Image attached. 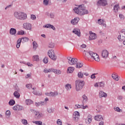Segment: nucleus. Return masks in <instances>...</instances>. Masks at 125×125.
Returning <instances> with one entry per match:
<instances>
[{
  "mask_svg": "<svg viewBox=\"0 0 125 125\" xmlns=\"http://www.w3.org/2000/svg\"><path fill=\"white\" fill-rule=\"evenodd\" d=\"M73 10L75 11V13L81 16L88 13V11L84 9L82 5H79L78 7H75Z\"/></svg>",
  "mask_w": 125,
  "mask_h": 125,
  "instance_id": "1",
  "label": "nucleus"
},
{
  "mask_svg": "<svg viewBox=\"0 0 125 125\" xmlns=\"http://www.w3.org/2000/svg\"><path fill=\"white\" fill-rule=\"evenodd\" d=\"M14 15L19 20H25L27 19V14L21 12H15Z\"/></svg>",
  "mask_w": 125,
  "mask_h": 125,
  "instance_id": "2",
  "label": "nucleus"
},
{
  "mask_svg": "<svg viewBox=\"0 0 125 125\" xmlns=\"http://www.w3.org/2000/svg\"><path fill=\"white\" fill-rule=\"evenodd\" d=\"M84 85V81L83 80H77L75 81V89L76 91H80Z\"/></svg>",
  "mask_w": 125,
  "mask_h": 125,
  "instance_id": "3",
  "label": "nucleus"
},
{
  "mask_svg": "<svg viewBox=\"0 0 125 125\" xmlns=\"http://www.w3.org/2000/svg\"><path fill=\"white\" fill-rule=\"evenodd\" d=\"M21 42H29V38H28V37H24L21 38V39H19L17 42V48H19L20 47Z\"/></svg>",
  "mask_w": 125,
  "mask_h": 125,
  "instance_id": "4",
  "label": "nucleus"
},
{
  "mask_svg": "<svg viewBox=\"0 0 125 125\" xmlns=\"http://www.w3.org/2000/svg\"><path fill=\"white\" fill-rule=\"evenodd\" d=\"M48 55L54 61H55L57 59V57L55 55V53L53 49H50L48 51Z\"/></svg>",
  "mask_w": 125,
  "mask_h": 125,
  "instance_id": "5",
  "label": "nucleus"
},
{
  "mask_svg": "<svg viewBox=\"0 0 125 125\" xmlns=\"http://www.w3.org/2000/svg\"><path fill=\"white\" fill-rule=\"evenodd\" d=\"M68 63L69 65H76L78 62V59L75 58H71L70 57H67Z\"/></svg>",
  "mask_w": 125,
  "mask_h": 125,
  "instance_id": "6",
  "label": "nucleus"
},
{
  "mask_svg": "<svg viewBox=\"0 0 125 125\" xmlns=\"http://www.w3.org/2000/svg\"><path fill=\"white\" fill-rule=\"evenodd\" d=\"M90 56L91 58H92V59H94L95 61H97V62H99L100 61V58H99V56L95 53L93 52L90 53Z\"/></svg>",
  "mask_w": 125,
  "mask_h": 125,
  "instance_id": "7",
  "label": "nucleus"
},
{
  "mask_svg": "<svg viewBox=\"0 0 125 125\" xmlns=\"http://www.w3.org/2000/svg\"><path fill=\"white\" fill-rule=\"evenodd\" d=\"M23 28L25 30H32V24L29 22H24L23 24Z\"/></svg>",
  "mask_w": 125,
  "mask_h": 125,
  "instance_id": "8",
  "label": "nucleus"
},
{
  "mask_svg": "<svg viewBox=\"0 0 125 125\" xmlns=\"http://www.w3.org/2000/svg\"><path fill=\"white\" fill-rule=\"evenodd\" d=\"M80 119V112L75 111L73 113V120L75 122H78Z\"/></svg>",
  "mask_w": 125,
  "mask_h": 125,
  "instance_id": "9",
  "label": "nucleus"
},
{
  "mask_svg": "<svg viewBox=\"0 0 125 125\" xmlns=\"http://www.w3.org/2000/svg\"><path fill=\"white\" fill-rule=\"evenodd\" d=\"M89 41H92V40H95L97 38V36L95 33H93L92 31L89 32Z\"/></svg>",
  "mask_w": 125,
  "mask_h": 125,
  "instance_id": "10",
  "label": "nucleus"
},
{
  "mask_svg": "<svg viewBox=\"0 0 125 125\" xmlns=\"http://www.w3.org/2000/svg\"><path fill=\"white\" fill-rule=\"evenodd\" d=\"M45 95L46 96H50V97H55L56 96H57L58 95V92L57 91H55L54 92H50V93H46Z\"/></svg>",
  "mask_w": 125,
  "mask_h": 125,
  "instance_id": "11",
  "label": "nucleus"
},
{
  "mask_svg": "<svg viewBox=\"0 0 125 125\" xmlns=\"http://www.w3.org/2000/svg\"><path fill=\"white\" fill-rule=\"evenodd\" d=\"M108 96V94L107 93L104 92L103 91L101 90L99 92V97L100 98H103L104 97V98H106Z\"/></svg>",
  "mask_w": 125,
  "mask_h": 125,
  "instance_id": "12",
  "label": "nucleus"
},
{
  "mask_svg": "<svg viewBox=\"0 0 125 125\" xmlns=\"http://www.w3.org/2000/svg\"><path fill=\"white\" fill-rule=\"evenodd\" d=\"M102 56L103 58H107L109 56V52L106 50H104L102 53Z\"/></svg>",
  "mask_w": 125,
  "mask_h": 125,
  "instance_id": "13",
  "label": "nucleus"
},
{
  "mask_svg": "<svg viewBox=\"0 0 125 125\" xmlns=\"http://www.w3.org/2000/svg\"><path fill=\"white\" fill-rule=\"evenodd\" d=\"M106 4H107L106 0H100L97 3V5H102L103 6H104Z\"/></svg>",
  "mask_w": 125,
  "mask_h": 125,
  "instance_id": "14",
  "label": "nucleus"
},
{
  "mask_svg": "<svg viewBox=\"0 0 125 125\" xmlns=\"http://www.w3.org/2000/svg\"><path fill=\"white\" fill-rule=\"evenodd\" d=\"M13 109L14 110V111H21L22 110L23 107H22V106L17 104L13 107Z\"/></svg>",
  "mask_w": 125,
  "mask_h": 125,
  "instance_id": "15",
  "label": "nucleus"
},
{
  "mask_svg": "<svg viewBox=\"0 0 125 125\" xmlns=\"http://www.w3.org/2000/svg\"><path fill=\"white\" fill-rule=\"evenodd\" d=\"M79 21L80 18H79V17H76L74 18V19L71 21V24H72V25H77V24H78V23L79 22Z\"/></svg>",
  "mask_w": 125,
  "mask_h": 125,
  "instance_id": "16",
  "label": "nucleus"
},
{
  "mask_svg": "<svg viewBox=\"0 0 125 125\" xmlns=\"http://www.w3.org/2000/svg\"><path fill=\"white\" fill-rule=\"evenodd\" d=\"M31 112H32L35 115V118H41V114H40V112L38 111H35V110L32 109L30 110Z\"/></svg>",
  "mask_w": 125,
  "mask_h": 125,
  "instance_id": "17",
  "label": "nucleus"
},
{
  "mask_svg": "<svg viewBox=\"0 0 125 125\" xmlns=\"http://www.w3.org/2000/svg\"><path fill=\"white\" fill-rule=\"evenodd\" d=\"M112 79L114 80V81H116L118 82L119 80H120V77L117 74V73H113L111 76Z\"/></svg>",
  "mask_w": 125,
  "mask_h": 125,
  "instance_id": "18",
  "label": "nucleus"
},
{
  "mask_svg": "<svg viewBox=\"0 0 125 125\" xmlns=\"http://www.w3.org/2000/svg\"><path fill=\"white\" fill-rule=\"evenodd\" d=\"M44 73H55V69L53 68H49V69H47L45 68L43 70Z\"/></svg>",
  "mask_w": 125,
  "mask_h": 125,
  "instance_id": "19",
  "label": "nucleus"
},
{
  "mask_svg": "<svg viewBox=\"0 0 125 125\" xmlns=\"http://www.w3.org/2000/svg\"><path fill=\"white\" fill-rule=\"evenodd\" d=\"M74 71H75V67H69L67 70V74H72L73 73Z\"/></svg>",
  "mask_w": 125,
  "mask_h": 125,
  "instance_id": "20",
  "label": "nucleus"
},
{
  "mask_svg": "<svg viewBox=\"0 0 125 125\" xmlns=\"http://www.w3.org/2000/svg\"><path fill=\"white\" fill-rule=\"evenodd\" d=\"M91 121H92V116L91 115H89L87 116V119H85V122L86 124H90L91 123Z\"/></svg>",
  "mask_w": 125,
  "mask_h": 125,
  "instance_id": "21",
  "label": "nucleus"
},
{
  "mask_svg": "<svg viewBox=\"0 0 125 125\" xmlns=\"http://www.w3.org/2000/svg\"><path fill=\"white\" fill-rule=\"evenodd\" d=\"M73 33H74L75 35H77L78 37H81V32L80 31V29L75 28L73 30Z\"/></svg>",
  "mask_w": 125,
  "mask_h": 125,
  "instance_id": "22",
  "label": "nucleus"
},
{
  "mask_svg": "<svg viewBox=\"0 0 125 125\" xmlns=\"http://www.w3.org/2000/svg\"><path fill=\"white\" fill-rule=\"evenodd\" d=\"M93 52L92 51H89V52H86L85 51H84L83 54L85 55V57H87L88 59H89L91 56H90V53Z\"/></svg>",
  "mask_w": 125,
  "mask_h": 125,
  "instance_id": "23",
  "label": "nucleus"
},
{
  "mask_svg": "<svg viewBox=\"0 0 125 125\" xmlns=\"http://www.w3.org/2000/svg\"><path fill=\"white\" fill-rule=\"evenodd\" d=\"M95 120L98 121V122H100V121L103 120V117H102V115H98L95 117Z\"/></svg>",
  "mask_w": 125,
  "mask_h": 125,
  "instance_id": "24",
  "label": "nucleus"
},
{
  "mask_svg": "<svg viewBox=\"0 0 125 125\" xmlns=\"http://www.w3.org/2000/svg\"><path fill=\"white\" fill-rule=\"evenodd\" d=\"M98 23L99 24V25H103L104 27H106V23L102 19L98 20Z\"/></svg>",
  "mask_w": 125,
  "mask_h": 125,
  "instance_id": "25",
  "label": "nucleus"
},
{
  "mask_svg": "<svg viewBox=\"0 0 125 125\" xmlns=\"http://www.w3.org/2000/svg\"><path fill=\"white\" fill-rule=\"evenodd\" d=\"M35 89H36V87L32 88V92L33 94L35 95H39V96H41V95H42V92L38 93L37 92V91H35Z\"/></svg>",
  "mask_w": 125,
  "mask_h": 125,
  "instance_id": "26",
  "label": "nucleus"
},
{
  "mask_svg": "<svg viewBox=\"0 0 125 125\" xmlns=\"http://www.w3.org/2000/svg\"><path fill=\"white\" fill-rule=\"evenodd\" d=\"M44 28H51V29H52V30H55V27L50 24H46L45 26H44Z\"/></svg>",
  "mask_w": 125,
  "mask_h": 125,
  "instance_id": "27",
  "label": "nucleus"
},
{
  "mask_svg": "<svg viewBox=\"0 0 125 125\" xmlns=\"http://www.w3.org/2000/svg\"><path fill=\"white\" fill-rule=\"evenodd\" d=\"M83 66V62H78L76 63V68L78 69H80V68H82Z\"/></svg>",
  "mask_w": 125,
  "mask_h": 125,
  "instance_id": "28",
  "label": "nucleus"
},
{
  "mask_svg": "<svg viewBox=\"0 0 125 125\" xmlns=\"http://www.w3.org/2000/svg\"><path fill=\"white\" fill-rule=\"evenodd\" d=\"M10 35H15L16 34V29L15 28H12L10 30Z\"/></svg>",
  "mask_w": 125,
  "mask_h": 125,
  "instance_id": "29",
  "label": "nucleus"
},
{
  "mask_svg": "<svg viewBox=\"0 0 125 125\" xmlns=\"http://www.w3.org/2000/svg\"><path fill=\"white\" fill-rule=\"evenodd\" d=\"M65 88L66 90H70L72 88V85L71 84L67 83L65 85Z\"/></svg>",
  "mask_w": 125,
  "mask_h": 125,
  "instance_id": "30",
  "label": "nucleus"
},
{
  "mask_svg": "<svg viewBox=\"0 0 125 125\" xmlns=\"http://www.w3.org/2000/svg\"><path fill=\"white\" fill-rule=\"evenodd\" d=\"M120 9V6L119 5H115L114 7V10L115 12H118Z\"/></svg>",
  "mask_w": 125,
  "mask_h": 125,
  "instance_id": "31",
  "label": "nucleus"
},
{
  "mask_svg": "<svg viewBox=\"0 0 125 125\" xmlns=\"http://www.w3.org/2000/svg\"><path fill=\"white\" fill-rule=\"evenodd\" d=\"M78 77L80 79H83V72L80 71V72H78Z\"/></svg>",
  "mask_w": 125,
  "mask_h": 125,
  "instance_id": "32",
  "label": "nucleus"
},
{
  "mask_svg": "<svg viewBox=\"0 0 125 125\" xmlns=\"http://www.w3.org/2000/svg\"><path fill=\"white\" fill-rule=\"evenodd\" d=\"M14 96H15L16 98H19L20 97V94H19V92H18V91H15L14 93Z\"/></svg>",
  "mask_w": 125,
  "mask_h": 125,
  "instance_id": "33",
  "label": "nucleus"
},
{
  "mask_svg": "<svg viewBox=\"0 0 125 125\" xmlns=\"http://www.w3.org/2000/svg\"><path fill=\"white\" fill-rule=\"evenodd\" d=\"M33 61H39L40 60V59L39 58V56L36 55L33 56Z\"/></svg>",
  "mask_w": 125,
  "mask_h": 125,
  "instance_id": "34",
  "label": "nucleus"
},
{
  "mask_svg": "<svg viewBox=\"0 0 125 125\" xmlns=\"http://www.w3.org/2000/svg\"><path fill=\"white\" fill-rule=\"evenodd\" d=\"M33 49L36 50L38 48V43H37V42L34 41L33 42Z\"/></svg>",
  "mask_w": 125,
  "mask_h": 125,
  "instance_id": "35",
  "label": "nucleus"
},
{
  "mask_svg": "<svg viewBox=\"0 0 125 125\" xmlns=\"http://www.w3.org/2000/svg\"><path fill=\"white\" fill-rule=\"evenodd\" d=\"M25 103L27 105H31V104H32L33 101L30 99H28L25 101Z\"/></svg>",
  "mask_w": 125,
  "mask_h": 125,
  "instance_id": "36",
  "label": "nucleus"
},
{
  "mask_svg": "<svg viewBox=\"0 0 125 125\" xmlns=\"http://www.w3.org/2000/svg\"><path fill=\"white\" fill-rule=\"evenodd\" d=\"M33 123L37 125H42V121H33Z\"/></svg>",
  "mask_w": 125,
  "mask_h": 125,
  "instance_id": "37",
  "label": "nucleus"
},
{
  "mask_svg": "<svg viewBox=\"0 0 125 125\" xmlns=\"http://www.w3.org/2000/svg\"><path fill=\"white\" fill-rule=\"evenodd\" d=\"M14 104H15V101H14V100H11L9 102V104L10 105V106H13Z\"/></svg>",
  "mask_w": 125,
  "mask_h": 125,
  "instance_id": "38",
  "label": "nucleus"
},
{
  "mask_svg": "<svg viewBox=\"0 0 125 125\" xmlns=\"http://www.w3.org/2000/svg\"><path fill=\"white\" fill-rule=\"evenodd\" d=\"M114 109L116 112H123V110H122V109H120V107H119L115 106L114 107Z\"/></svg>",
  "mask_w": 125,
  "mask_h": 125,
  "instance_id": "39",
  "label": "nucleus"
},
{
  "mask_svg": "<svg viewBox=\"0 0 125 125\" xmlns=\"http://www.w3.org/2000/svg\"><path fill=\"white\" fill-rule=\"evenodd\" d=\"M75 109H82V105L77 104L74 105Z\"/></svg>",
  "mask_w": 125,
  "mask_h": 125,
  "instance_id": "40",
  "label": "nucleus"
},
{
  "mask_svg": "<svg viewBox=\"0 0 125 125\" xmlns=\"http://www.w3.org/2000/svg\"><path fill=\"white\" fill-rule=\"evenodd\" d=\"M99 85L100 87H104L105 86V83L104 82H100L99 83Z\"/></svg>",
  "mask_w": 125,
  "mask_h": 125,
  "instance_id": "41",
  "label": "nucleus"
},
{
  "mask_svg": "<svg viewBox=\"0 0 125 125\" xmlns=\"http://www.w3.org/2000/svg\"><path fill=\"white\" fill-rule=\"evenodd\" d=\"M48 47L49 48H53V47H54V43H53V42L50 43L48 44Z\"/></svg>",
  "mask_w": 125,
  "mask_h": 125,
  "instance_id": "42",
  "label": "nucleus"
},
{
  "mask_svg": "<svg viewBox=\"0 0 125 125\" xmlns=\"http://www.w3.org/2000/svg\"><path fill=\"white\" fill-rule=\"evenodd\" d=\"M43 63H44L45 64H47V63H48V59L47 58V57H45L43 60Z\"/></svg>",
  "mask_w": 125,
  "mask_h": 125,
  "instance_id": "43",
  "label": "nucleus"
},
{
  "mask_svg": "<svg viewBox=\"0 0 125 125\" xmlns=\"http://www.w3.org/2000/svg\"><path fill=\"white\" fill-rule=\"evenodd\" d=\"M10 115H11V112H10V110H7L6 111V116L7 117H10Z\"/></svg>",
  "mask_w": 125,
  "mask_h": 125,
  "instance_id": "44",
  "label": "nucleus"
},
{
  "mask_svg": "<svg viewBox=\"0 0 125 125\" xmlns=\"http://www.w3.org/2000/svg\"><path fill=\"white\" fill-rule=\"evenodd\" d=\"M57 124L58 125H62V121L61 119H58L57 121Z\"/></svg>",
  "mask_w": 125,
  "mask_h": 125,
  "instance_id": "45",
  "label": "nucleus"
},
{
  "mask_svg": "<svg viewBox=\"0 0 125 125\" xmlns=\"http://www.w3.org/2000/svg\"><path fill=\"white\" fill-rule=\"evenodd\" d=\"M48 2H49V0H43V4L44 5H48Z\"/></svg>",
  "mask_w": 125,
  "mask_h": 125,
  "instance_id": "46",
  "label": "nucleus"
},
{
  "mask_svg": "<svg viewBox=\"0 0 125 125\" xmlns=\"http://www.w3.org/2000/svg\"><path fill=\"white\" fill-rule=\"evenodd\" d=\"M21 122H22V124H23V125H27V124H28V122L27 121V120H25V119H22L21 120Z\"/></svg>",
  "mask_w": 125,
  "mask_h": 125,
  "instance_id": "47",
  "label": "nucleus"
},
{
  "mask_svg": "<svg viewBox=\"0 0 125 125\" xmlns=\"http://www.w3.org/2000/svg\"><path fill=\"white\" fill-rule=\"evenodd\" d=\"M54 73H55V74H56L57 75H60V74H61V71L55 69V72Z\"/></svg>",
  "mask_w": 125,
  "mask_h": 125,
  "instance_id": "48",
  "label": "nucleus"
},
{
  "mask_svg": "<svg viewBox=\"0 0 125 125\" xmlns=\"http://www.w3.org/2000/svg\"><path fill=\"white\" fill-rule=\"evenodd\" d=\"M31 77H32V74L29 73L26 75V76H25V79H29V78H31Z\"/></svg>",
  "mask_w": 125,
  "mask_h": 125,
  "instance_id": "49",
  "label": "nucleus"
},
{
  "mask_svg": "<svg viewBox=\"0 0 125 125\" xmlns=\"http://www.w3.org/2000/svg\"><path fill=\"white\" fill-rule=\"evenodd\" d=\"M83 101H87V97H86V96H85V95H83Z\"/></svg>",
  "mask_w": 125,
  "mask_h": 125,
  "instance_id": "50",
  "label": "nucleus"
},
{
  "mask_svg": "<svg viewBox=\"0 0 125 125\" xmlns=\"http://www.w3.org/2000/svg\"><path fill=\"white\" fill-rule=\"evenodd\" d=\"M42 102H41V103H36L35 105L36 106H37V107L39 106H42Z\"/></svg>",
  "mask_w": 125,
  "mask_h": 125,
  "instance_id": "51",
  "label": "nucleus"
},
{
  "mask_svg": "<svg viewBox=\"0 0 125 125\" xmlns=\"http://www.w3.org/2000/svg\"><path fill=\"white\" fill-rule=\"evenodd\" d=\"M36 18L37 17L36 16H35V15H31V19H32V20H36Z\"/></svg>",
  "mask_w": 125,
  "mask_h": 125,
  "instance_id": "52",
  "label": "nucleus"
},
{
  "mask_svg": "<svg viewBox=\"0 0 125 125\" xmlns=\"http://www.w3.org/2000/svg\"><path fill=\"white\" fill-rule=\"evenodd\" d=\"M119 18H120L121 20H124V19H125V16L124 15L120 14Z\"/></svg>",
  "mask_w": 125,
  "mask_h": 125,
  "instance_id": "53",
  "label": "nucleus"
},
{
  "mask_svg": "<svg viewBox=\"0 0 125 125\" xmlns=\"http://www.w3.org/2000/svg\"><path fill=\"white\" fill-rule=\"evenodd\" d=\"M47 111L49 114H51V113H53V110H52V109L51 108H48Z\"/></svg>",
  "mask_w": 125,
  "mask_h": 125,
  "instance_id": "54",
  "label": "nucleus"
},
{
  "mask_svg": "<svg viewBox=\"0 0 125 125\" xmlns=\"http://www.w3.org/2000/svg\"><path fill=\"white\" fill-rule=\"evenodd\" d=\"M26 87H27V88L30 89V88H32V85L31 84H26Z\"/></svg>",
  "mask_w": 125,
  "mask_h": 125,
  "instance_id": "55",
  "label": "nucleus"
},
{
  "mask_svg": "<svg viewBox=\"0 0 125 125\" xmlns=\"http://www.w3.org/2000/svg\"><path fill=\"white\" fill-rule=\"evenodd\" d=\"M19 35H21V36H23L24 35V31L21 30L19 32Z\"/></svg>",
  "mask_w": 125,
  "mask_h": 125,
  "instance_id": "56",
  "label": "nucleus"
},
{
  "mask_svg": "<svg viewBox=\"0 0 125 125\" xmlns=\"http://www.w3.org/2000/svg\"><path fill=\"white\" fill-rule=\"evenodd\" d=\"M87 108H88V106L86 105H82V109H87Z\"/></svg>",
  "mask_w": 125,
  "mask_h": 125,
  "instance_id": "57",
  "label": "nucleus"
},
{
  "mask_svg": "<svg viewBox=\"0 0 125 125\" xmlns=\"http://www.w3.org/2000/svg\"><path fill=\"white\" fill-rule=\"evenodd\" d=\"M95 75H96V74H93L91 76V79H95V78H96V77L95 76Z\"/></svg>",
  "mask_w": 125,
  "mask_h": 125,
  "instance_id": "58",
  "label": "nucleus"
},
{
  "mask_svg": "<svg viewBox=\"0 0 125 125\" xmlns=\"http://www.w3.org/2000/svg\"><path fill=\"white\" fill-rule=\"evenodd\" d=\"M85 47H86V45L84 44H83L82 45H81V48H85Z\"/></svg>",
  "mask_w": 125,
  "mask_h": 125,
  "instance_id": "59",
  "label": "nucleus"
},
{
  "mask_svg": "<svg viewBox=\"0 0 125 125\" xmlns=\"http://www.w3.org/2000/svg\"><path fill=\"white\" fill-rule=\"evenodd\" d=\"M118 40L122 42L123 41V39H122V36H121V35L120 36H118Z\"/></svg>",
  "mask_w": 125,
  "mask_h": 125,
  "instance_id": "60",
  "label": "nucleus"
},
{
  "mask_svg": "<svg viewBox=\"0 0 125 125\" xmlns=\"http://www.w3.org/2000/svg\"><path fill=\"white\" fill-rule=\"evenodd\" d=\"M95 87H98L99 86V83H96L94 84Z\"/></svg>",
  "mask_w": 125,
  "mask_h": 125,
  "instance_id": "61",
  "label": "nucleus"
},
{
  "mask_svg": "<svg viewBox=\"0 0 125 125\" xmlns=\"http://www.w3.org/2000/svg\"><path fill=\"white\" fill-rule=\"evenodd\" d=\"M118 99H119V100H122V99H123V96H119Z\"/></svg>",
  "mask_w": 125,
  "mask_h": 125,
  "instance_id": "62",
  "label": "nucleus"
},
{
  "mask_svg": "<svg viewBox=\"0 0 125 125\" xmlns=\"http://www.w3.org/2000/svg\"><path fill=\"white\" fill-rule=\"evenodd\" d=\"M121 33L122 34H124V35H125V29H123L121 31Z\"/></svg>",
  "mask_w": 125,
  "mask_h": 125,
  "instance_id": "63",
  "label": "nucleus"
},
{
  "mask_svg": "<svg viewBox=\"0 0 125 125\" xmlns=\"http://www.w3.org/2000/svg\"><path fill=\"white\" fill-rule=\"evenodd\" d=\"M99 125H104V122H101L100 123H99Z\"/></svg>",
  "mask_w": 125,
  "mask_h": 125,
  "instance_id": "64",
  "label": "nucleus"
}]
</instances>
